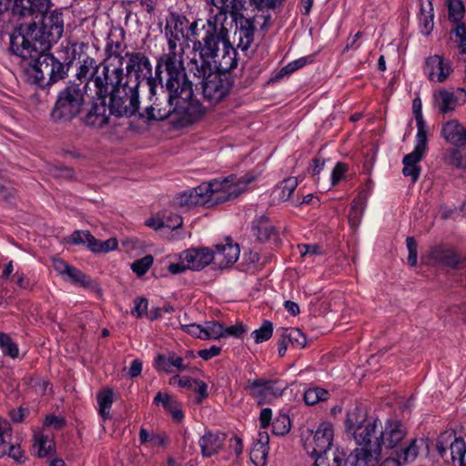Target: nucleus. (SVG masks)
<instances>
[{
	"instance_id": "nucleus-1",
	"label": "nucleus",
	"mask_w": 466,
	"mask_h": 466,
	"mask_svg": "<svg viewBox=\"0 0 466 466\" xmlns=\"http://www.w3.org/2000/svg\"><path fill=\"white\" fill-rule=\"evenodd\" d=\"M126 80L130 83L141 79L148 88L150 105L145 108L143 117L148 120H165L172 118L182 127L198 121L206 113L202 103L195 96L193 84L187 76L177 69L158 66L161 55L157 58L155 75L149 57L143 52H126Z\"/></svg>"
},
{
	"instance_id": "nucleus-2",
	"label": "nucleus",
	"mask_w": 466,
	"mask_h": 466,
	"mask_svg": "<svg viewBox=\"0 0 466 466\" xmlns=\"http://www.w3.org/2000/svg\"><path fill=\"white\" fill-rule=\"evenodd\" d=\"M63 33L64 21L57 13L46 17L40 29L35 24H21L12 32L8 49L30 60L24 70L28 83L45 89L67 77L74 57L61 60L49 52Z\"/></svg>"
},
{
	"instance_id": "nucleus-3",
	"label": "nucleus",
	"mask_w": 466,
	"mask_h": 466,
	"mask_svg": "<svg viewBox=\"0 0 466 466\" xmlns=\"http://www.w3.org/2000/svg\"><path fill=\"white\" fill-rule=\"evenodd\" d=\"M251 181L252 178L237 179L234 176L215 178L181 193L177 201L181 207L221 204L238 198Z\"/></svg>"
},
{
	"instance_id": "nucleus-4",
	"label": "nucleus",
	"mask_w": 466,
	"mask_h": 466,
	"mask_svg": "<svg viewBox=\"0 0 466 466\" xmlns=\"http://www.w3.org/2000/svg\"><path fill=\"white\" fill-rule=\"evenodd\" d=\"M199 20L192 22L187 28L186 37L192 43L193 51L198 53V57H192L188 62V70L195 77L205 80L213 75L212 62L218 56L220 40L201 33L198 28Z\"/></svg>"
},
{
	"instance_id": "nucleus-5",
	"label": "nucleus",
	"mask_w": 466,
	"mask_h": 466,
	"mask_svg": "<svg viewBox=\"0 0 466 466\" xmlns=\"http://www.w3.org/2000/svg\"><path fill=\"white\" fill-rule=\"evenodd\" d=\"M86 85L68 81L57 93L56 100L50 113L51 119L57 124L69 123L84 111Z\"/></svg>"
},
{
	"instance_id": "nucleus-6",
	"label": "nucleus",
	"mask_w": 466,
	"mask_h": 466,
	"mask_svg": "<svg viewBox=\"0 0 466 466\" xmlns=\"http://www.w3.org/2000/svg\"><path fill=\"white\" fill-rule=\"evenodd\" d=\"M187 25V18L178 13L173 12L166 19L164 32L167 41V52L161 54V60L158 63V66L165 64V68L172 67L174 71L177 69L183 76H187L184 66V50H177V43L185 37V28Z\"/></svg>"
},
{
	"instance_id": "nucleus-7",
	"label": "nucleus",
	"mask_w": 466,
	"mask_h": 466,
	"mask_svg": "<svg viewBox=\"0 0 466 466\" xmlns=\"http://www.w3.org/2000/svg\"><path fill=\"white\" fill-rule=\"evenodd\" d=\"M207 3L216 7L218 12L209 16L205 24L202 25L199 31L208 35H211L216 40L228 42V29L224 23L230 15L232 21L237 20L243 15V11L247 10L246 0H206Z\"/></svg>"
},
{
	"instance_id": "nucleus-8",
	"label": "nucleus",
	"mask_w": 466,
	"mask_h": 466,
	"mask_svg": "<svg viewBox=\"0 0 466 466\" xmlns=\"http://www.w3.org/2000/svg\"><path fill=\"white\" fill-rule=\"evenodd\" d=\"M109 97L110 114L116 117H129L139 108L138 83L126 80L123 86L112 92Z\"/></svg>"
},
{
	"instance_id": "nucleus-9",
	"label": "nucleus",
	"mask_w": 466,
	"mask_h": 466,
	"mask_svg": "<svg viewBox=\"0 0 466 466\" xmlns=\"http://www.w3.org/2000/svg\"><path fill=\"white\" fill-rule=\"evenodd\" d=\"M101 68L94 76V86L96 95L102 97H107L109 94L123 86L126 81V76L122 66V62L116 66L111 63L101 62Z\"/></svg>"
},
{
	"instance_id": "nucleus-10",
	"label": "nucleus",
	"mask_w": 466,
	"mask_h": 466,
	"mask_svg": "<svg viewBox=\"0 0 466 466\" xmlns=\"http://www.w3.org/2000/svg\"><path fill=\"white\" fill-rule=\"evenodd\" d=\"M436 450L445 461H458L460 466H466V443L462 437H458L455 431L441 432L436 440Z\"/></svg>"
},
{
	"instance_id": "nucleus-11",
	"label": "nucleus",
	"mask_w": 466,
	"mask_h": 466,
	"mask_svg": "<svg viewBox=\"0 0 466 466\" xmlns=\"http://www.w3.org/2000/svg\"><path fill=\"white\" fill-rule=\"evenodd\" d=\"M51 6V0H14L12 14L18 17H40V21H33L29 24H35L37 29L43 26L44 19L52 14L57 13L63 19V13L59 9L48 11Z\"/></svg>"
},
{
	"instance_id": "nucleus-12",
	"label": "nucleus",
	"mask_w": 466,
	"mask_h": 466,
	"mask_svg": "<svg viewBox=\"0 0 466 466\" xmlns=\"http://www.w3.org/2000/svg\"><path fill=\"white\" fill-rule=\"evenodd\" d=\"M304 449L311 456L325 453L332 450L333 427L329 422H322L314 431L307 430L302 434Z\"/></svg>"
},
{
	"instance_id": "nucleus-13",
	"label": "nucleus",
	"mask_w": 466,
	"mask_h": 466,
	"mask_svg": "<svg viewBox=\"0 0 466 466\" xmlns=\"http://www.w3.org/2000/svg\"><path fill=\"white\" fill-rule=\"evenodd\" d=\"M88 44L81 42L76 43L73 46V56L74 60L78 53L77 62L78 66L76 68V78L71 80L75 83L81 82L88 86L89 82L94 81V76L97 74L101 68V62L98 63L94 57H91L86 54L88 49Z\"/></svg>"
},
{
	"instance_id": "nucleus-14",
	"label": "nucleus",
	"mask_w": 466,
	"mask_h": 466,
	"mask_svg": "<svg viewBox=\"0 0 466 466\" xmlns=\"http://www.w3.org/2000/svg\"><path fill=\"white\" fill-rule=\"evenodd\" d=\"M232 86L226 75L214 73L201 82L204 98L211 104H217L226 97Z\"/></svg>"
},
{
	"instance_id": "nucleus-15",
	"label": "nucleus",
	"mask_w": 466,
	"mask_h": 466,
	"mask_svg": "<svg viewBox=\"0 0 466 466\" xmlns=\"http://www.w3.org/2000/svg\"><path fill=\"white\" fill-rule=\"evenodd\" d=\"M379 426H380V421L374 419L355 429L352 435L356 443L360 448L380 452V430H378Z\"/></svg>"
},
{
	"instance_id": "nucleus-16",
	"label": "nucleus",
	"mask_w": 466,
	"mask_h": 466,
	"mask_svg": "<svg viewBox=\"0 0 466 466\" xmlns=\"http://www.w3.org/2000/svg\"><path fill=\"white\" fill-rule=\"evenodd\" d=\"M427 144L428 138L422 137L421 135H420V137H416V145L414 147L413 151L404 156L402 159V163L404 166L402 169V174L405 177H410L411 181L413 183H415L419 179L420 174V167L419 166V163L423 158V156L427 149Z\"/></svg>"
},
{
	"instance_id": "nucleus-17",
	"label": "nucleus",
	"mask_w": 466,
	"mask_h": 466,
	"mask_svg": "<svg viewBox=\"0 0 466 466\" xmlns=\"http://www.w3.org/2000/svg\"><path fill=\"white\" fill-rule=\"evenodd\" d=\"M433 100L439 113L447 115L466 102V91L461 87L454 91L442 88L433 95Z\"/></svg>"
},
{
	"instance_id": "nucleus-18",
	"label": "nucleus",
	"mask_w": 466,
	"mask_h": 466,
	"mask_svg": "<svg viewBox=\"0 0 466 466\" xmlns=\"http://www.w3.org/2000/svg\"><path fill=\"white\" fill-rule=\"evenodd\" d=\"M111 115L109 105L106 104V97L96 96V98H93L86 114L81 119L86 126L102 128L109 123Z\"/></svg>"
},
{
	"instance_id": "nucleus-19",
	"label": "nucleus",
	"mask_w": 466,
	"mask_h": 466,
	"mask_svg": "<svg viewBox=\"0 0 466 466\" xmlns=\"http://www.w3.org/2000/svg\"><path fill=\"white\" fill-rule=\"evenodd\" d=\"M380 428V452L382 448L387 450L397 447L405 438L407 431L400 420H388Z\"/></svg>"
},
{
	"instance_id": "nucleus-20",
	"label": "nucleus",
	"mask_w": 466,
	"mask_h": 466,
	"mask_svg": "<svg viewBox=\"0 0 466 466\" xmlns=\"http://www.w3.org/2000/svg\"><path fill=\"white\" fill-rule=\"evenodd\" d=\"M235 23L234 38L238 42L237 47L248 51L254 41L255 25L254 17H246L244 15L233 21Z\"/></svg>"
},
{
	"instance_id": "nucleus-21",
	"label": "nucleus",
	"mask_w": 466,
	"mask_h": 466,
	"mask_svg": "<svg viewBox=\"0 0 466 466\" xmlns=\"http://www.w3.org/2000/svg\"><path fill=\"white\" fill-rule=\"evenodd\" d=\"M179 258L181 261L187 263V268L192 270H200L210 263L214 265L212 250L208 248L185 250Z\"/></svg>"
},
{
	"instance_id": "nucleus-22",
	"label": "nucleus",
	"mask_w": 466,
	"mask_h": 466,
	"mask_svg": "<svg viewBox=\"0 0 466 466\" xmlns=\"http://www.w3.org/2000/svg\"><path fill=\"white\" fill-rule=\"evenodd\" d=\"M239 247L238 244L227 242L226 244H218L216 250L212 251L214 257V266L223 269L233 265L239 257Z\"/></svg>"
},
{
	"instance_id": "nucleus-23",
	"label": "nucleus",
	"mask_w": 466,
	"mask_h": 466,
	"mask_svg": "<svg viewBox=\"0 0 466 466\" xmlns=\"http://www.w3.org/2000/svg\"><path fill=\"white\" fill-rule=\"evenodd\" d=\"M279 331L280 334L278 341V351L280 357L286 354L289 345L299 349H302L306 346V337L299 329L281 328Z\"/></svg>"
},
{
	"instance_id": "nucleus-24",
	"label": "nucleus",
	"mask_w": 466,
	"mask_h": 466,
	"mask_svg": "<svg viewBox=\"0 0 466 466\" xmlns=\"http://www.w3.org/2000/svg\"><path fill=\"white\" fill-rule=\"evenodd\" d=\"M424 70L430 80H434L436 76V80L439 83L444 82L451 73L450 63L438 55L427 58Z\"/></svg>"
},
{
	"instance_id": "nucleus-25",
	"label": "nucleus",
	"mask_w": 466,
	"mask_h": 466,
	"mask_svg": "<svg viewBox=\"0 0 466 466\" xmlns=\"http://www.w3.org/2000/svg\"><path fill=\"white\" fill-rule=\"evenodd\" d=\"M226 435L221 432H213L206 431L198 441L201 454L204 458H210L217 454L223 447Z\"/></svg>"
},
{
	"instance_id": "nucleus-26",
	"label": "nucleus",
	"mask_w": 466,
	"mask_h": 466,
	"mask_svg": "<svg viewBox=\"0 0 466 466\" xmlns=\"http://www.w3.org/2000/svg\"><path fill=\"white\" fill-rule=\"evenodd\" d=\"M381 453L367 450V448H356L346 459L344 466H378Z\"/></svg>"
},
{
	"instance_id": "nucleus-27",
	"label": "nucleus",
	"mask_w": 466,
	"mask_h": 466,
	"mask_svg": "<svg viewBox=\"0 0 466 466\" xmlns=\"http://www.w3.org/2000/svg\"><path fill=\"white\" fill-rule=\"evenodd\" d=\"M252 232L260 242H279V235L275 227L267 216H260L253 221Z\"/></svg>"
},
{
	"instance_id": "nucleus-28",
	"label": "nucleus",
	"mask_w": 466,
	"mask_h": 466,
	"mask_svg": "<svg viewBox=\"0 0 466 466\" xmlns=\"http://www.w3.org/2000/svg\"><path fill=\"white\" fill-rule=\"evenodd\" d=\"M441 136L455 147L466 145V128L456 119L442 125Z\"/></svg>"
},
{
	"instance_id": "nucleus-29",
	"label": "nucleus",
	"mask_w": 466,
	"mask_h": 466,
	"mask_svg": "<svg viewBox=\"0 0 466 466\" xmlns=\"http://www.w3.org/2000/svg\"><path fill=\"white\" fill-rule=\"evenodd\" d=\"M126 45L124 44V32L122 31L118 35L110 33L106 38L105 46V58L102 62L110 63L112 58H117L118 64L123 63L126 58L122 55Z\"/></svg>"
},
{
	"instance_id": "nucleus-30",
	"label": "nucleus",
	"mask_w": 466,
	"mask_h": 466,
	"mask_svg": "<svg viewBox=\"0 0 466 466\" xmlns=\"http://www.w3.org/2000/svg\"><path fill=\"white\" fill-rule=\"evenodd\" d=\"M430 258L434 262L455 268L461 263L460 256L452 248L434 246L430 251Z\"/></svg>"
},
{
	"instance_id": "nucleus-31",
	"label": "nucleus",
	"mask_w": 466,
	"mask_h": 466,
	"mask_svg": "<svg viewBox=\"0 0 466 466\" xmlns=\"http://www.w3.org/2000/svg\"><path fill=\"white\" fill-rule=\"evenodd\" d=\"M154 403L161 404L166 411L171 414L172 419L180 422L184 419V413L177 400L168 393L158 391L154 398Z\"/></svg>"
},
{
	"instance_id": "nucleus-32",
	"label": "nucleus",
	"mask_w": 466,
	"mask_h": 466,
	"mask_svg": "<svg viewBox=\"0 0 466 466\" xmlns=\"http://www.w3.org/2000/svg\"><path fill=\"white\" fill-rule=\"evenodd\" d=\"M223 44V56L218 61L217 66L221 75L230 72L238 66L237 50L231 46L229 41V35H228V42H221Z\"/></svg>"
},
{
	"instance_id": "nucleus-33",
	"label": "nucleus",
	"mask_w": 466,
	"mask_h": 466,
	"mask_svg": "<svg viewBox=\"0 0 466 466\" xmlns=\"http://www.w3.org/2000/svg\"><path fill=\"white\" fill-rule=\"evenodd\" d=\"M373 419L368 418L367 411L363 407L356 405L347 413L345 420L346 431L353 434L355 429L365 425L368 421H371Z\"/></svg>"
},
{
	"instance_id": "nucleus-34",
	"label": "nucleus",
	"mask_w": 466,
	"mask_h": 466,
	"mask_svg": "<svg viewBox=\"0 0 466 466\" xmlns=\"http://www.w3.org/2000/svg\"><path fill=\"white\" fill-rule=\"evenodd\" d=\"M442 159L448 166L456 168H466V145L458 146L446 150Z\"/></svg>"
},
{
	"instance_id": "nucleus-35",
	"label": "nucleus",
	"mask_w": 466,
	"mask_h": 466,
	"mask_svg": "<svg viewBox=\"0 0 466 466\" xmlns=\"http://www.w3.org/2000/svg\"><path fill=\"white\" fill-rule=\"evenodd\" d=\"M312 457L315 459V466H341L345 454L338 449H332Z\"/></svg>"
},
{
	"instance_id": "nucleus-36",
	"label": "nucleus",
	"mask_w": 466,
	"mask_h": 466,
	"mask_svg": "<svg viewBox=\"0 0 466 466\" xmlns=\"http://www.w3.org/2000/svg\"><path fill=\"white\" fill-rule=\"evenodd\" d=\"M34 450L39 458H44L55 452V441L48 436L38 433L34 436Z\"/></svg>"
},
{
	"instance_id": "nucleus-37",
	"label": "nucleus",
	"mask_w": 466,
	"mask_h": 466,
	"mask_svg": "<svg viewBox=\"0 0 466 466\" xmlns=\"http://www.w3.org/2000/svg\"><path fill=\"white\" fill-rule=\"evenodd\" d=\"M86 247L95 253H106L117 248V240L114 238H108L105 241L96 239L92 234H87Z\"/></svg>"
},
{
	"instance_id": "nucleus-38",
	"label": "nucleus",
	"mask_w": 466,
	"mask_h": 466,
	"mask_svg": "<svg viewBox=\"0 0 466 466\" xmlns=\"http://www.w3.org/2000/svg\"><path fill=\"white\" fill-rule=\"evenodd\" d=\"M114 392L111 389H105L97 393L98 412L104 420L110 419V409L113 404Z\"/></svg>"
},
{
	"instance_id": "nucleus-39",
	"label": "nucleus",
	"mask_w": 466,
	"mask_h": 466,
	"mask_svg": "<svg viewBox=\"0 0 466 466\" xmlns=\"http://www.w3.org/2000/svg\"><path fill=\"white\" fill-rule=\"evenodd\" d=\"M253 384L256 387H264L268 396L273 398L281 396L286 388L284 385H280L277 380H268L265 378L253 380Z\"/></svg>"
},
{
	"instance_id": "nucleus-40",
	"label": "nucleus",
	"mask_w": 466,
	"mask_h": 466,
	"mask_svg": "<svg viewBox=\"0 0 466 466\" xmlns=\"http://www.w3.org/2000/svg\"><path fill=\"white\" fill-rule=\"evenodd\" d=\"M418 453V441L412 440L406 447L401 448L400 451L396 452L397 458L394 459L400 461V465L401 463H409L413 461L417 458Z\"/></svg>"
},
{
	"instance_id": "nucleus-41",
	"label": "nucleus",
	"mask_w": 466,
	"mask_h": 466,
	"mask_svg": "<svg viewBox=\"0 0 466 466\" xmlns=\"http://www.w3.org/2000/svg\"><path fill=\"white\" fill-rule=\"evenodd\" d=\"M64 279L75 285H78L83 288H88L92 284V279L74 266H71L67 274L66 275V278Z\"/></svg>"
},
{
	"instance_id": "nucleus-42",
	"label": "nucleus",
	"mask_w": 466,
	"mask_h": 466,
	"mask_svg": "<svg viewBox=\"0 0 466 466\" xmlns=\"http://www.w3.org/2000/svg\"><path fill=\"white\" fill-rule=\"evenodd\" d=\"M297 187V178L290 177L283 179L276 187L275 192H278L279 199L282 201H287L289 199Z\"/></svg>"
},
{
	"instance_id": "nucleus-43",
	"label": "nucleus",
	"mask_w": 466,
	"mask_h": 466,
	"mask_svg": "<svg viewBox=\"0 0 466 466\" xmlns=\"http://www.w3.org/2000/svg\"><path fill=\"white\" fill-rule=\"evenodd\" d=\"M314 61V55L299 57L280 69V71L276 75V78H280L284 76L290 75L296 70L302 68L306 65L311 64Z\"/></svg>"
},
{
	"instance_id": "nucleus-44",
	"label": "nucleus",
	"mask_w": 466,
	"mask_h": 466,
	"mask_svg": "<svg viewBox=\"0 0 466 466\" xmlns=\"http://www.w3.org/2000/svg\"><path fill=\"white\" fill-rule=\"evenodd\" d=\"M12 436V429L10 423L0 419V458L7 453L8 448L12 445L10 443Z\"/></svg>"
},
{
	"instance_id": "nucleus-45",
	"label": "nucleus",
	"mask_w": 466,
	"mask_h": 466,
	"mask_svg": "<svg viewBox=\"0 0 466 466\" xmlns=\"http://www.w3.org/2000/svg\"><path fill=\"white\" fill-rule=\"evenodd\" d=\"M329 392L320 387L309 388L304 392V401L307 405H315L319 401L327 400Z\"/></svg>"
},
{
	"instance_id": "nucleus-46",
	"label": "nucleus",
	"mask_w": 466,
	"mask_h": 466,
	"mask_svg": "<svg viewBox=\"0 0 466 466\" xmlns=\"http://www.w3.org/2000/svg\"><path fill=\"white\" fill-rule=\"evenodd\" d=\"M291 428V421L287 414H279L272 421V433L278 436L287 434Z\"/></svg>"
},
{
	"instance_id": "nucleus-47",
	"label": "nucleus",
	"mask_w": 466,
	"mask_h": 466,
	"mask_svg": "<svg viewBox=\"0 0 466 466\" xmlns=\"http://www.w3.org/2000/svg\"><path fill=\"white\" fill-rule=\"evenodd\" d=\"M0 348L5 355L13 359L19 354L17 344L11 339L9 335L4 332H0Z\"/></svg>"
},
{
	"instance_id": "nucleus-48",
	"label": "nucleus",
	"mask_w": 466,
	"mask_h": 466,
	"mask_svg": "<svg viewBox=\"0 0 466 466\" xmlns=\"http://www.w3.org/2000/svg\"><path fill=\"white\" fill-rule=\"evenodd\" d=\"M273 334V324L269 320H264L261 327L251 333L256 343H262L268 340Z\"/></svg>"
},
{
	"instance_id": "nucleus-49",
	"label": "nucleus",
	"mask_w": 466,
	"mask_h": 466,
	"mask_svg": "<svg viewBox=\"0 0 466 466\" xmlns=\"http://www.w3.org/2000/svg\"><path fill=\"white\" fill-rule=\"evenodd\" d=\"M225 338L224 326L218 321H208L204 326V339Z\"/></svg>"
},
{
	"instance_id": "nucleus-50",
	"label": "nucleus",
	"mask_w": 466,
	"mask_h": 466,
	"mask_svg": "<svg viewBox=\"0 0 466 466\" xmlns=\"http://www.w3.org/2000/svg\"><path fill=\"white\" fill-rule=\"evenodd\" d=\"M412 107L418 128L416 137H420V135H421L422 137L428 138L426 126L421 113V101L420 98H415L413 100Z\"/></svg>"
},
{
	"instance_id": "nucleus-51",
	"label": "nucleus",
	"mask_w": 466,
	"mask_h": 466,
	"mask_svg": "<svg viewBox=\"0 0 466 466\" xmlns=\"http://www.w3.org/2000/svg\"><path fill=\"white\" fill-rule=\"evenodd\" d=\"M244 389L248 391V394L257 400L258 405H263L268 402L267 398L268 394L264 387H256L253 380H248Z\"/></svg>"
},
{
	"instance_id": "nucleus-52",
	"label": "nucleus",
	"mask_w": 466,
	"mask_h": 466,
	"mask_svg": "<svg viewBox=\"0 0 466 466\" xmlns=\"http://www.w3.org/2000/svg\"><path fill=\"white\" fill-rule=\"evenodd\" d=\"M449 19L459 23L463 18L464 5L461 0H449L448 3Z\"/></svg>"
},
{
	"instance_id": "nucleus-53",
	"label": "nucleus",
	"mask_w": 466,
	"mask_h": 466,
	"mask_svg": "<svg viewBox=\"0 0 466 466\" xmlns=\"http://www.w3.org/2000/svg\"><path fill=\"white\" fill-rule=\"evenodd\" d=\"M268 454V449L262 448L261 446L254 445L250 450V460L255 466H266Z\"/></svg>"
},
{
	"instance_id": "nucleus-54",
	"label": "nucleus",
	"mask_w": 466,
	"mask_h": 466,
	"mask_svg": "<svg viewBox=\"0 0 466 466\" xmlns=\"http://www.w3.org/2000/svg\"><path fill=\"white\" fill-rule=\"evenodd\" d=\"M152 263L153 257L151 255H147L142 258L135 260L131 265V268L133 272H135L138 277H141L146 274V272L151 267Z\"/></svg>"
},
{
	"instance_id": "nucleus-55",
	"label": "nucleus",
	"mask_w": 466,
	"mask_h": 466,
	"mask_svg": "<svg viewBox=\"0 0 466 466\" xmlns=\"http://www.w3.org/2000/svg\"><path fill=\"white\" fill-rule=\"evenodd\" d=\"M365 208L364 201L360 198L354 199L350 206V211L349 214V221L352 225L357 224L360 220V217L362 214Z\"/></svg>"
},
{
	"instance_id": "nucleus-56",
	"label": "nucleus",
	"mask_w": 466,
	"mask_h": 466,
	"mask_svg": "<svg viewBox=\"0 0 466 466\" xmlns=\"http://www.w3.org/2000/svg\"><path fill=\"white\" fill-rule=\"evenodd\" d=\"M51 174L55 178L58 179L70 180L75 177V170L63 165L55 166L51 169Z\"/></svg>"
},
{
	"instance_id": "nucleus-57",
	"label": "nucleus",
	"mask_w": 466,
	"mask_h": 466,
	"mask_svg": "<svg viewBox=\"0 0 466 466\" xmlns=\"http://www.w3.org/2000/svg\"><path fill=\"white\" fill-rule=\"evenodd\" d=\"M155 368L157 370L164 371L166 373L173 372V365L171 361V354L168 356L159 354L155 360Z\"/></svg>"
},
{
	"instance_id": "nucleus-58",
	"label": "nucleus",
	"mask_w": 466,
	"mask_h": 466,
	"mask_svg": "<svg viewBox=\"0 0 466 466\" xmlns=\"http://www.w3.org/2000/svg\"><path fill=\"white\" fill-rule=\"evenodd\" d=\"M406 245L409 251L407 258L408 264L411 267L417 266V248L418 245L413 237H408L406 238Z\"/></svg>"
},
{
	"instance_id": "nucleus-59",
	"label": "nucleus",
	"mask_w": 466,
	"mask_h": 466,
	"mask_svg": "<svg viewBox=\"0 0 466 466\" xmlns=\"http://www.w3.org/2000/svg\"><path fill=\"white\" fill-rule=\"evenodd\" d=\"M429 6H430V10H429L430 15H426L423 14L424 13L423 8L420 9L421 15H423V18L420 19L422 21L421 32H422V34H425V35H429L431 33V31L433 28V25H434L433 14H432L433 8H432V5L431 2L429 3Z\"/></svg>"
},
{
	"instance_id": "nucleus-60",
	"label": "nucleus",
	"mask_w": 466,
	"mask_h": 466,
	"mask_svg": "<svg viewBox=\"0 0 466 466\" xmlns=\"http://www.w3.org/2000/svg\"><path fill=\"white\" fill-rule=\"evenodd\" d=\"M348 171V166L343 162H338L331 173V185L336 186Z\"/></svg>"
},
{
	"instance_id": "nucleus-61",
	"label": "nucleus",
	"mask_w": 466,
	"mask_h": 466,
	"mask_svg": "<svg viewBox=\"0 0 466 466\" xmlns=\"http://www.w3.org/2000/svg\"><path fill=\"white\" fill-rule=\"evenodd\" d=\"M198 396L196 398V403L199 404L205 400L208 396V385L203 380H194L193 389Z\"/></svg>"
},
{
	"instance_id": "nucleus-62",
	"label": "nucleus",
	"mask_w": 466,
	"mask_h": 466,
	"mask_svg": "<svg viewBox=\"0 0 466 466\" xmlns=\"http://www.w3.org/2000/svg\"><path fill=\"white\" fill-rule=\"evenodd\" d=\"M135 309L132 310V314H137V318H141L147 315L148 300L143 297H137L135 299Z\"/></svg>"
},
{
	"instance_id": "nucleus-63",
	"label": "nucleus",
	"mask_w": 466,
	"mask_h": 466,
	"mask_svg": "<svg viewBox=\"0 0 466 466\" xmlns=\"http://www.w3.org/2000/svg\"><path fill=\"white\" fill-rule=\"evenodd\" d=\"M181 329L193 337L204 339V327L201 325L196 323L181 324Z\"/></svg>"
},
{
	"instance_id": "nucleus-64",
	"label": "nucleus",
	"mask_w": 466,
	"mask_h": 466,
	"mask_svg": "<svg viewBox=\"0 0 466 466\" xmlns=\"http://www.w3.org/2000/svg\"><path fill=\"white\" fill-rule=\"evenodd\" d=\"M44 424L46 427H52L54 430L58 431L61 430L66 424V421L62 417H57L56 415H47L45 419Z\"/></svg>"
}]
</instances>
